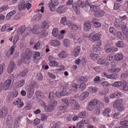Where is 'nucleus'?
<instances>
[{"label": "nucleus", "instance_id": "obj_1", "mask_svg": "<svg viewBox=\"0 0 128 128\" xmlns=\"http://www.w3.org/2000/svg\"><path fill=\"white\" fill-rule=\"evenodd\" d=\"M31 30V28L30 27L26 28L24 26H22L18 29L17 32L18 34H21L22 36L24 37L30 34Z\"/></svg>", "mask_w": 128, "mask_h": 128}, {"label": "nucleus", "instance_id": "obj_2", "mask_svg": "<svg viewBox=\"0 0 128 128\" xmlns=\"http://www.w3.org/2000/svg\"><path fill=\"white\" fill-rule=\"evenodd\" d=\"M123 101V100L121 98L115 100L113 105L114 108L115 109H117L120 111L123 110L124 109V106L122 104Z\"/></svg>", "mask_w": 128, "mask_h": 128}, {"label": "nucleus", "instance_id": "obj_3", "mask_svg": "<svg viewBox=\"0 0 128 128\" xmlns=\"http://www.w3.org/2000/svg\"><path fill=\"white\" fill-rule=\"evenodd\" d=\"M86 4V2L85 4L82 2L81 0H79L77 1V3H74L72 5V7L74 10L77 12V14H79L80 13V10L79 6L81 8H84L85 7Z\"/></svg>", "mask_w": 128, "mask_h": 128}, {"label": "nucleus", "instance_id": "obj_4", "mask_svg": "<svg viewBox=\"0 0 128 128\" xmlns=\"http://www.w3.org/2000/svg\"><path fill=\"white\" fill-rule=\"evenodd\" d=\"M32 53L30 50L27 49L25 52V55L22 58V60L26 64V60H29L32 57Z\"/></svg>", "mask_w": 128, "mask_h": 128}, {"label": "nucleus", "instance_id": "obj_5", "mask_svg": "<svg viewBox=\"0 0 128 128\" xmlns=\"http://www.w3.org/2000/svg\"><path fill=\"white\" fill-rule=\"evenodd\" d=\"M60 3L58 0H51L48 4V6L50 11L54 12L56 9V6H57Z\"/></svg>", "mask_w": 128, "mask_h": 128}, {"label": "nucleus", "instance_id": "obj_6", "mask_svg": "<svg viewBox=\"0 0 128 128\" xmlns=\"http://www.w3.org/2000/svg\"><path fill=\"white\" fill-rule=\"evenodd\" d=\"M71 92L72 90H71L69 88H66L60 92L57 91L56 92V94L57 97L59 98L60 96L68 95Z\"/></svg>", "mask_w": 128, "mask_h": 128}, {"label": "nucleus", "instance_id": "obj_7", "mask_svg": "<svg viewBox=\"0 0 128 128\" xmlns=\"http://www.w3.org/2000/svg\"><path fill=\"white\" fill-rule=\"evenodd\" d=\"M69 100L68 99L64 98L62 101L64 102V105L59 106L58 109L59 111H62L66 109L69 106Z\"/></svg>", "mask_w": 128, "mask_h": 128}, {"label": "nucleus", "instance_id": "obj_8", "mask_svg": "<svg viewBox=\"0 0 128 128\" xmlns=\"http://www.w3.org/2000/svg\"><path fill=\"white\" fill-rule=\"evenodd\" d=\"M85 7L87 8H90V10L92 12H96L97 11L100 10V8L98 6L96 5H91L90 4L88 1H86V4Z\"/></svg>", "mask_w": 128, "mask_h": 128}, {"label": "nucleus", "instance_id": "obj_9", "mask_svg": "<svg viewBox=\"0 0 128 128\" xmlns=\"http://www.w3.org/2000/svg\"><path fill=\"white\" fill-rule=\"evenodd\" d=\"M98 100L97 99H94L92 100L88 103V110L90 111L92 110L94 108V106L98 104Z\"/></svg>", "mask_w": 128, "mask_h": 128}, {"label": "nucleus", "instance_id": "obj_10", "mask_svg": "<svg viewBox=\"0 0 128 128\" xmlns=\"http://www.w3.org/2000/svg\"><path fill=\"white\" fill-rule=\"evenodd\" d=\"M69 103L72 106L74 109L78 110L80 108V105L75 100L72 99V97H71L70 100H69Z\"/></svg>", "mask_w": 128, "mask_h": 128}, {"label": "nucleus", "instance_id": "obj_11", "mask_svg": "<svg viewBox=\"0 0 128 128\" xmlns=\"http://www.w3.org/2000/svg\"><path fill=\"white\" fill-rule=\"evenodd\" d=\"M127 117L121 119L120 124L122 126L118 128H128V120H126Z\"/></svg>", "mask_w": 128, "mask_h": 128}, {"label": "nucleus", "instance_id": "obj_12", "mask_svg": "<svg viewBox=\"0 0 128 128\" xmlns=\"http://www.w3.org/2000/svg\"><path fill=\"white\" fill-rule=\"evenodd\" d=\"M104 49L106 52L108 53L114 52L117 51L118 50L117 48L111 47L109 44L105 45Z\"/></svg>", "mask_w": 128, "mask_h": 128}, {"label": "nucleus", "instance_id": "obj_13", "mask_svg": "<svg viewBox=\"0 0 128 128\" xmlns=\"http://www.w3.org/2000/svg\"><path fill=\"white\" fill-rule=\"evenodd\" d=\"M16 68V66L15 64L14 61H12L9 63L8 66V71L9 74L11 73L13 70H15Z\"/></svg>", "mask_w": 128, "mask_h": 128}, {"label": "nucleus", "instance_id": "obj_14", "mask_svg": "<svg viewBox=\"0 0 128 128\" xmlns=\"http://www.w3.org/2000/svg\"><path fill=\"white\" fill-rule=\"evenodd\" d=\"M40 28L39 25L37 24L34 25L32 30V32L34 34H39L40 33Z\"/></svg>", "mask_w": 128, "mask_h": 128}, {"label": "nucleus", "instance_id": "obj_15", "mask_svg": "<svg viewBox=\"0 0 128 128\" xmlns=\"http://www.w3.org/2000/svg\"><path fill=\"white\" fill-rule=\"evenodd\" d=\"M8 113V110L7 108L3 107L0 110V117L4 118L7 115Z\"/></svg>", "mask_w": 128, "mask_h": 128}, {"label": "nucleus", "instance_id": "obj_16", "mask_svg": "<svg viewBox=\"0 0 128 128\" xmlns=\"http://www.w3.org/2000/svg\"><path fill=\"white\" fill-rule=\"evenodd\" d=\"M124 24V22L118 19H116L114 22V26L116 28L120 29L122 25Z\"/></svg>", "mask_w": 128, "mask_h": 128}, {"label": "nucleus", "instance_id": "obj_17", "mask_svg": "<svg viewBox=\"0 0 128 128\" xmlns=\"http://www.w3.org/2000/svg\"><path fill=\"white\" fill-rule=\"evenodd\" d=\"M11 81L10 80H7L4 83H2L1 85L2 89L6 90H8L10 85Z\"/></svg>", "mask_w": 128, "mask_h": 128}, {"label": "nucleus", "instance_id": "obj_18", "mask_svg": "<svg viewBox=\"0 0 128 128\" xmlns=\"http://www.w3.org/2000/svg\"><path fill=\"white\" fill-rule=\"evenodd\" d=\"M34 88L32 86H30L28 88L27 95L28 98H31L34 93Z\"/></svg>", "mask_w": 128, "mask_h": 128}, {"label": "nucleus", "instance_id": "obj_19", "mask_svg": "<svg viewBox=\"0 0 128 128\" xmlns=\"http://www.w3.org/2000/svg\"><path fill=\"white\" fill-rule=\"evenodd\" d=\"M91 23L90 22L86 21L84 24V29L86 31H89L91 27Z\"/></svg>", "mask_w": 128, "mask_h": 128}, {"label": "nucleus", "instance_id": "obj_20", "mask_svg": "<svg viewBox=\"0 0 128 128\" xmlns=\"http://www.w3.org/2000/svg\"><path fill=\"white\" fill-rule=\"evenodd\" d=\"M41 29H43L44 30L47 29L49 27V25L48 22L47 21H44L40 24Z\"/></svg>", "mask_w": 128, "mask_h": 128}, {"label": "nucleus", "instance_id": "obj_21", "mask_svg": "<svg viewBox=\"0 0 128 128\" xmlns=\"http://www.w3.org/2000/svg\"><path fill=\"white\" fill-rule=\"evenodd\" d=\"M76 78L77 81L78 83H80L81 82H82L83 83L86 82L88 80L86 77L83 76L77 77Z\"/></svg>", "mask_w": 128, "mask_h": 128}, {"label": "nucleus", "instance_id": "obj_22", "mask_svg": "<svg viewBox=\"0 0 128 128\" xmlns=\"http://www.w3.org/2000/svg\"><path fill=\"white\" fill-rule=\"evenodd\" d=\"M117 38L122 40H123L125 38L124 33L122 32L118 31L116 34Z\"/></svg>", "mask_w": 128, "mask_h": 128}, {"label": "nucleus", "instance_id": "obj_23", "mask_svg": "<svg viewBox=\"0 0 128 128\" xmlns=\"http://www.w3.org/2000/svg\"><path fill=\"white\" fill-rule=\"evenodd\" d=\"M105 12L103 10H99L97 11L94 14V15L96 17H100L104 15Z\"/></svg>", "mask_w": 128, "mask_h": 128}, {"label": "nucleus", "instance_id": "obj_24", "mask_svg": "<svg viewBox=\"0 0 128 128\" xmlns=\"http://www.w3.org/2000/svg\"><path fill=\"white\" fill-rule=\"evenodd\" d=\"M56 12L59 14L64 13L66 11L65 6L63 5L59 7L56 9Z\"/></svg>", "mask_w": 128, "mask_h": 128}, {"label": "nucleus", "instance_id": "obj_25", "mask_svg": "<svg viewBox=\"0 0 128 128\" xmlns=\"http://www.w3.org/2000/svg\"><path fill=\"white\" fill-rule=\"evenodd\" d=\"M89 93L87 92H85L82 93L79 96V99L83 100L86 98L89 95Z\"/></svg>", "mask_w": 128, "mask_h": 128}, {"label": "nucleus", "instance_id": "obj_26", "mask_svg": "<svg viewBox=\"0 0 128 128\" xmlns=\"http://www.w3.org/2000/svg\"><path fill=\"white\" fill-rule=\"evenodd\" d=\"M35 94L38 98L40 100H42L44 98V96L43 93L37 91L36 92Z\"/></svg>", "mask_w": 128, "mask_h": 128}, {"label": "nucleus", "instance_id": "obj_27", "mask_svg": "<svg viewBox=\"0 0 128 128\" xmlns=\"http://www.w3.org/2000/svg\"><path fill=\"white\" fill-rule=\"evenodd\" d=\"M80 50V46H78L76 47L72 52V54L75 57H77L79 54Z\"/></svg>", "mask_w": 128, "mask_h": 128}, {"label": "nucleus", "instance_id": "obj_28", "mask_svg": "<svg viewBox=\"0 0 128 128\" xmlns=\"http://www.w3.org/2000/svg\"><path fill=\"white\" fill-rule=\"evenodd\" d=\"M55 106L53 104H49L46 108V111L50 112L52 111L54 108Z\"/></svg>", "mask_w": 128, "mask_h": 128}, {"label": "nucleus", "instance_id": "obj_29", "mask_svg": "<svg viewBox=\"0 0 128 128\" xmlns=\"http://www.w3.org/2000/svg\"><path fill=\"white\" fill-rule=\"evenodd\" d=\"M25 2L22 0L18 6V9L19 10L21 11L22 10H24L26 8Z\"/></svg>", "mask_w": 128, "mask_h": 128}, {"label": "nucleus", "instance_id": "obj_30", "mask_svg": "<svg viewBox=\"0 0 128 128\" xmlns=\"http://www.w3.org/2000/svg\"><path fill=\"white\" fill-rule=\"evenodd\" d=\"M60 42L57 40H52L50 42V45L54 46H58L60 44Z\"/></svg>", "mask_w": 128, "mask_h": 128}, {"label": "nucleus", "instance_id": "obj_31", "mask_svg": "<svg viewBox=\"0 0 128 128\" xmlns=\"http://www.w3.org/2000/svg\"><path fill=\"white\" fill-rule=\"evenodd\" d=\"M100 34L99 33H97L93 35L91 38V40L96 41L100 40Z\"/></svg>", "mask_w": 128, "mask_h": 128}, {"label": "nucleus", "instance_id": "obj_32", "mask_svg": "<svg viewBox=\"0 0 128 128\" xmlns=\"http://www.w3.org/2000/svg\"><path fill=\"white\" fill-rule=\"evenodd\" d=\"M120 70L121 69L120 68H115L108 69V72L110 73H113L114 72L116 73L119 72L120 71Z\"/></svg>", "mask_w": 128, "mask_h": 128}, {"label": "nucleus", "instance_id": "obj_33", "mask_svg": "<svg viewBox=\"0 0 128 128\" xmlns=\"http://www.w3.org/2000/svg\"><path fill=\"white\" fill-rule=\"evenodd\" d=\"M123 58V55L122 53L118 54L114 56L115 59L117 61L121 60Z\"/></svg>", "mask_w": 128, "mask_h": 128}, {"label": "nucleus", "instance_id": "obj_34", "mask_svg": "<svg viewBox=\"0 0 128 128\" xmlns=\"http://www.w3.org/2000/svg\"><path fill=\"white\" fill-rule=\"evenodd\" d=\"M14 51V46H12L10 50H8L7 51L6 53V56L9 57L10 56L13 54Z\"/></svg>", "mask_w": 128, "mask_h": 128}, {"label": "nucleus", "instance_id": "obj_35", "mask_svg": "<svg viewBox=\"0 0 128 128\" xmlns=\"http://www.w3.org/2000/svg\"><path fill=\"white\" fill-rule=\"evenodd\" d=\"M28 71L26 68L24 69L22 71L19 73L18 76L21 77H24L28 73Z\"/></svg>", "mask_w": 128, "mask_h": 128}, {"label": "nucleus", "instance_id": "obj_36", "mask_svg": "<svg viewBox=\"0 0 128 128\" xmlns=\"http://www.w3.org/2000/svg\"><path fill=\"white\" fill-rule=\"evenodd\" d=\"M122 85V82L121 81H117L114 82L112 84V86L114 87H120Z\"/></svg>", "mask_w": 128, "mask_h": 128}, {"label": "nucleus", "instance_id": "obj_37", "mask_svg": "<svg viewBox=\"0 0 128 128\" xmlns=\"http://www.w3.org/2000/svg\"><path fill=\"white\" fill-rule=\"evenodd\" d=\"M116 46L118 48H122L125 46V44L123 41H119L116 43Z\"/></svg>", "mask_w": 128, "mask_h": 128}, {"label": "nucleus", "instance_id": "obj_38", "mask_svg": "<svg viewBox=\"0 0 128 128\" xmlns=\"http://www.w3.org/2000/svg\"><path fill=\"white\" fill-rule=\"evenodd\" d=\"M42 16V14H38L33 16V19L36 20H40Z\"/></svg>", "mask_w": 128, "mask_h": 128}, {"label": "nucleus", "instance_id": "obj_39", "mask_svg": "<svg viewBox=\"0 0 128 128\" xmlns=\"http://www.w3.org/2000/svg\"><path fill=\"white\" fill-rule=\"evenodd\" d=\"M56 95V94H54V92L52 91H50L49 93V98L50 100H52L54 99Z\"/></svg>", "mask_w": 128, "mask_h": 128}, {"label": "nucleus", "instance_id": "obj_40", "mask_svg": "<svg viewBox=\"0 0 128 128\" xmlns=\"http://www.w3.org/2000/svg\"><path fill=\"white\" fill-rule=\"evenodd\" d=\"M90 56L94 60H95L98 58V54L94 53H91Z\"/></svg>", "mask_w": 128, "mask_h": 128}, {"label": "nucleus", "instance_id": "obj_41", "mask_svg": "<svg viewBox=\"0 0 128 128\" xmlns=\"http://www.w3.org/2000/svg\"><path fill=\"white\" fill-rule=\"evenodd\" d=\"M45 30H42V29L41 32H40V38L44 37L48 34V32L47 31Z\"/></svg>", "mask_w": 128, "mask_h": 128}, {"label": "nucleus", "instance_id": "obj_42", "mask_svg": "<svg viewBox=\"0 0 128 128\" xmlns=\"http://www.w3.org/2000/svg\"><path fill=\"white\" fill-rule=\"evenodd\" d=\"M86 85L84 83H82L80 86H78L80 90L82 91L85 90L86 88Z\"/></svg>", "mask_w": 128, "mask_h": 128}, {"label": "nucleus", "instance_id": "obj_43", "mask_svg": "<svg viewBox=\"0 0 128 128\" xmlns=\"http://www.w3.org/2000/svg\"><path fill=\"white\" fill-rule=\"evenodd\" d=\"M94 113L96 114H99L100 112V108L98 107H96L94 109Z\"/></svg>", "mask_w": 128, "mask_h": 128}, {"label": "nucleus", "instance_id": "obj_44", "mask_svg": "<svg viewBox=\"0 0 128 128\" xmlns=\"http://www.w3.org/2000/svg\"><path fill=\"white\" fill-rule=\"evenodd\" d=\"M120 4V2H119L118 1H116L114 4V10H117L121 6Z\"/></svg>", "mask_w": 128, "mask_h": 128}, {"label": "nucleus", "instance_id": "obj_45", "mask_svg": "<svg viewBox=\"0 0 128 128\" xmlns=\"http://www.w3.org/2000/svg\"><path fill=\"white\" fill-rule=\"evenodd\" d=\"M59 56L61 58H64L67 56V55L64 51H63L60 53L59 55Z\"/></svg>", "mask_w": 128, "mask_h": 128}, {"label": "nucleus", "instance_id": "obj_46", "mask_svg": "<svg viewBox=\"0 0 128 128\" xmlns=\"http://www.w3.org/2000/svg\"><path fill=\"white\" fill-rule=\"evenodd\" d=\"M118 74L116 73L110 74L109 75L108 78L110 79H115L118 77Z\"/></svg>", "mask_w": 128, "mask_h": 128}, {"label": "nucleus", "instance_id": "obj_47", "mask_svg": "<svg viewBox=\"0 0 128 128\" xmlns=\"http://www.w3.org/2000/svg\"><path fill=\"white\" fill-rule=\"evenodd\" d=\"M50 66H58V63L57 62L54 60L53 61H51L49 63Z\"/></svg>", "mask_w": 128, "mask_h": 128}, {"label": "nucleus", "instance_id": "obj_48", "mask_svg": "<svg viewBox=\"0 0 128 128\" xmlns=\"http://www.w3.org/2000/svg\"><path fill=\"white\" fill-rule=\"evenodd\" d=\"M106 60L102 58H100L98 60V63L100 64H105Z\"/></svg>", "mask_w": 128, "mask_h": 128}, {"label": "nucleus", "instance_id": "obj_49", "mask_svg": "<svg viewBox=\"0 0 128 128\" xmlns=\"http://www.w3.org/2000/svg\"><path fill=\"white\" fill-rule=\"evenodd\" d=\"M110 109L109 108H107L103 112V114L104 116H108L109 117L110 115L109 114L110 112Z\"/></svg>", "mask_w": 128, "mask_h": 128}, {"label": "nucleus", "instance_id": "obj_50", "mask_svg": "<svg viewBox=\"0 0 128 128\" xmlns=\"http://www.w3.org/2000/svg\"><path fill=\"white\" fill-rule=\"evenodd\" d=\"M63 42L64 46L66 47L69 46L70 45L69 40L67 39H64L63 40Z\"/></svg>", "mask_w": 128, "mask_h": 128}, {"label": "nucleus", "instance_id": "obj_51", "mask_svg": "<svg viewBox=\"0 0 128 128\" xmlns=\"http://www.w3.org/2000/svg\"><path fill=\"white\" fill-rule=\"evenodd\" d=\"M66 16H64L62 17L60 20V23L61 24L65 25L66 24Z\"/></svg>", "mask_w": 128, "mask_h": 128}, {"label": "nucleus", "instance_id": "obj_52", "mask_svg": "<svg viewBox=\"0 0 128 128\" xmlns=\"http://www.w3.org/2000/svg\"><path fill=\"white\" fill-rule=\"evenodd\" d=\"M118 95L117 94L116 92H115L111 94L109 96L110 98H117V96Z\"/></svg>", "mask_w": 128, "mask_h": 128}, {"label": "nucleus", "instance_id": "obj_53", "mask_svg": "<svg viewBox=\"0 0 128 128\" xmlns=\"http://www.w3.org/2000/svg\"><path fill=\"white\" fill-rule=\"evenodd\" d=\"M86 113L85 111L80 112L78 114V116L80 118H84L86 116Z\"/></svg>", "mask_w": 128, "mask_h": 128}, {"label": "nucleus", "instance_id": "obj_54", "mask_svg": "<svg viewBox=\"0 0 128 128\" xmlns=\"http://www.w3.org/2000/svg\"><path fill=\"white\" fill-rule=\"evenodd\" d=\"M37 78L38 80L41 81L43 79V76L41 73L39 72L36 74Z\"/></svg>", "mask_w": 128, "mask_h": 128}, {"label": "nucleus", "instance_id": "obj_55", "mask_svg": "<svg viewBox=\"0 0 128 128\" xmlns=\"http://www.w3.org/2000/svg\"><path fill=\"white\" fill-rule=\"evenodd\" d=\"M93 48L94 52H96L100 50L99 46L97 44L94 45L93 46Z\"/></svg>", "mask_w": 128, "mask_h": 128}, {"label": "nucleus", "instance_id": "obj_56", "mask_svg": "<svg viewBox=\"0 0 128 128\" xmlns=\"http://www.w3.org/2000/svg\"><path fill=\"white\" fill-rule=\"evenodd\" d=\"M52 34L54 37L57 36L58 34V29L57 28L54 29L52 30Z\"/></svg>", "mask_w": 128, "mask_h": 128}, {"label": "nucleus", "instance_id": "obj_57", "mask_svg": "<svg viewBox=\"0 0 128 128\" xmlns=\"http://www.w3.org/2000/svg\"><path fill=\"white\" fill-rule=\"evenodd\" d=\"M81 122L83 124H88L89 123V120L86 118H84L82 119Z\"/></svg>", "mask_w": 128, "mask_h": 128}, {"label": "nucleus", "instance_id": "obj_58", "mask_svg": "<svg viewBox=\"0 0 128 128\" xmlns=\"http://www.w3.org/2000/svg\"><path fill=\"white\" fill-rule=\"evenodd\" d=\"M89 90L90 92L92 93L95 92L98 90V89L97 88L93 87L90 88H89Z\"/></svg>", "mask_w": 128, "mask_h": 128}, {"label": "nucleus", "instance_id": "obj_59", "mask_svg": "<svg viewBox=\"0 0 128 128\" xmlns=\"http://www.w3.org/2000/svg\"><path fill=\"white\" fill-rule=\"evenodd\" d=\"M117 61L115 59L111 62L110 65L112 67H114L117 65Z\"/></svg>", "mask_w": 128, "mask_h": 128}, {"label": "nucleus", "instance_id": "obj_60", "mask_svg": "<svg viewBox=\"0 0 128 128\" xmlns=\"http://www.w3.org/2000/svg\"><path fill=\"white\" fill-rule=\"evenodd\" d=\"M69 28L71 30H76L78 29V27L76 24H72L70 27H69Z\"/></svg>", "mask_w": 128, "mask_h": 128}, {"label": "nucleus", "instance_id": "obj_61", "mask_svg": "<svg viewBox=\"0 0 128 128\" xmlns=\"http://www.w3.org/2000/svg\"><path fill=\"white\" fill-rule=\"evenodd\" d=\"M8 6L7 5H4L0 8V12H2L6 10L8 8Z\"/></svg>", "mask_w": 128, "mask_h": 128}, {"label": "nucleus", "instance_id": "obj_62", "mask_svg": "<svg viewBox=\"0 0 128 128\" xmlns=\"http://www.w3.org/2000/svg\"><path fill=\"white\" fill-rule=\"evenodd\" d=\"M76 128H84V124L81 122H78L77 124Z\"/></svg>", "mask_w": 128, "mask_h": 128}, {"label": "nucleus", "instance_id": "obj_63", "mask_svg": "<svg viewBox=\"0 0 128 128\" xmlns=\"http://www.w3.org/2000/svg\"><path fill=\"white\" fill-rule=\"evenodd\" d=\"M19 102V103L17 104V106L18 108H20L24 106V104L22 102H21L19 100L18 101L17 100L16 102Z\"/></svg>", "mask_w": 128, "mask_h": 128}, {"label": "nucleus", "instance_id": "obj_64", "mask_svg": "<svg viewBox=\"0 0 128 128\" xmlns=\"http://www.w3.org/2000/svg\"><path fill=\"white\" fill-rule=\"evenodd\" d=\"M40 119L37 118L35 119L34 121V125L35 126L38 125L40 123Z\"/></svg>", "mask_w": 128, "mask_h": 128}]
</instances>
